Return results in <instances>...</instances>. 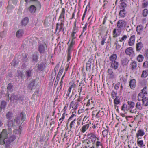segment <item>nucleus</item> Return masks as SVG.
I'll return each instance as SVG.
<instances>
[{
    "label": "nucleus",
    "instance_id": "obj_37",
    "mask_svg": "<svg viewBox=\"0 0 148 148\" xmlns=\"http://www.w3.org/2000/svg\"><path fill=\"white\" fill-rule=\"evenodd\" d=\"M145 95L142 93H140L138 95V100L140 101L142 99H143L145 97Z\"/></svg>",
    "mask_w": 148,
    "mask_h": 148
},
{
    "label": "nucleus",
    "instance_id": "obj_60",
    "mask_svg": "<svg viewBox=\"0 0 148 148\" xmlns=\"http://www.w3.org/2000/svg\"><path fill=\"white\" fill-rule=\"evenodd\" d=\"M5 139L0 137V144L3 145L5 143Z\"/></svg>",
    "mask_w": 148,
    "mask_h": 148
},
{
    "label": "nucleus",
    "instance_id": "obj_19",
    "mask_svg": "<svg viewBox=\"0 0 148 148\" xmlns=\"http://www.w3.org/2000/svg\"><path fill=\"white\" fill-rule=\"evenodd\" d=\"M117 57V55L116 54L111 55L109 57V60L110 62L116 61Z\"/></svg>",
    "mask_w": 148,
    "mask_h": 148
},
{
    "label": "nucleus",
    "instance_id": "obj_14",
    "mask_svg": "<svg viewBox=\"0 0 148 148\" xmlns=\"http://www.w3.org/2000/svg\"><path fill=\"white\" fill-rule=\"evenodd\" d=\"M36 8L34 5H32L28 8V11L32 13H34L35 12Z\"/></svg>",
    "mask_w": 148,
    "mask_h": 148
},
{
    "label": "nucleus",
    "instance_id": "obj_26",
    "mask_svg": "<svg viewBox=\"0 0 148 148\" xmlns=\"http://www.w3.org/2000/svg\"><path fill=\"white\" fill-rule=\"evenodd\" d=\"M119 15L121 17H124L125 16L126 12L125 9H123L120 10L119 12Z\"/></svg>",
    "mask_w": 148,
    "mask_h": 148
},
{
    "label": "nucleus",
    "instance_id": "obj_62",
    "mask_svg": "<svg viewBox=\"0 0 148 148\" xmlns=\"http://www.w3.org/2000/svg\"><path fill=\"white\" fill-rule=\"evenodd\" d=\"M12 2V3L15 5H16L17 3V1L16 0H9L8 3Z\"/></svg>",
    "mask_w": 148,
    "mask_h": 148
},
{
    "label": "nucleus",
    "instance_id": "obj_29",
    "mask_svg": "<svg viewBox=\"0 0 148 148\" xmlns=\"http://www.w3.org/2000/svg\"><path fill=\"white\" fill-rule=\"evenodd\" d=\"M76 33V31H73L71 34V36L72 37V40L71 43H75V39L76 37L75 36V35Z\"/></svg>",
    "mask_w": 148,
    "mask_h": 148
},
{
    "label": "nucleus",
    "instance_id": "obj_40",
    "mask_svg": "<svg viewBox=\"0 0 148 148\" xmlns=\"http://www.w3.org/2000/svg\"><path fill=\"white\" fill-rule=\"evenodd\" d=\"M44 65V64L42 62L39 64L37 66L38 70L40 71L43 70Z\"/></svg>",
    "mask_w": 148,
    "mask_h": 148
},
{
    "label": "nucleus",
    "instance_id": "obj_2",
    "mask_svg": "<svg viewBox=\"0 0 148 148\" xmlns=\"http://www.w3.org/2000/svg\"><path fill=\"white\" fill-rule=\"evenodd\" d=\"M75 44L74 43H71L69 46L68 47L67 49V61H69L71 59V52L73 50L74 45Z\"/></svg>",
    "mask_w": 148,
    "mask_h": 148
},
{
    "label": "nucleus",
    "instance_id": "obj_46",
    "mask_svg": "<svg viewBox=\"0 0 148 148\" xmlns=\"http://www.w3.org/2000/svg\"><path fill=\"white\" fill-rule=\"evenodd\" d=\"M11 142L9 139H8L6 142H5V147L6 148H8L10 145V143Z\"/></svg>",
    "mask_w": 148,
    "mask_h": 148
},
{
    "label": "nucleus",
    "instance_id": "obj_11",
    "mask_svg": "<svg viewBox=\"0 0 148 148\" xmlns=\"http://www.w3.org/2000/svg\"><path fill=\"white\" fill-rule=\"evenodd\" d=\"M8 135L7 134L6 129H3L1 134L0 137L4 139H5L8 138Z\"/></svg>",
    "mask_w": 148,
    "mask_h": 148
},
{
    "label": "nucleus",
    "instance_id": "obj_51",
    "mask_svg": "<svg viewBox=\"0 0 148 148\" xmlns=\"http://www.w3.org/2000/svg\"><path fill=\"white\" fill-rule=\"evenodd\" d=\"M113 44L114 45H116V48L117 49H119L121 47V45L118 43V41L117 40H115V42Z\"/></svg>",
    "mask_w": 148,
    "mask_h": 148
},
{
    "label": "nucleus",
    "instance_id": "obj_20",
    "mask_svg": "<svg viewBox=\"0 0 148 148\" xmlns=\"http://www.w3.org/2000/svg\"><path fill=\"white\" fill-rule=\"evenodd\" d=\"M24 34L23 30L22 29H20L18 30L16 33V36L18 38H19L23 35Z\"/></svg>",
    "mask_w": 148,
    "mask_h": 148
},
{
    "label": "nucleus",
    "instance_id": "obj_4",
    "mask_svg": "<svg viewBox=\"0 0 148 148\" xmlns=\"http://www.w3.org/2000/svg\"><path fill=\"white\" fill-rule=\"evenodd\" d=\"M25 117V114L23 112H22L20 114L19 116L16 118L14 119V121L17 123H20V121H24Z\"/></svg>",
    "mask_w": 148,
    "mask_h": 148
},
{
    "label": "nucleus",
    "instance_id": "obj_10",
    "mask_svg": "<svg viewBox=\"0 0 148 148\" xmlns=\"http://www.w3.org/2000/svg\"><path fill=\"white\" fill-rule=\"evenodd\" d=\"M64 24L63 22H61V23H57L56 24V31L57 32V31L58 30L59 31L58 32H60L62 30L64 26Z\"/></svg>",
    "mask_w": 148,
    "mask_h": 148
},
{
    "label": "nucleus",
    "instance_id": "obj_5",
    "mask_svg": "<svg viewBox=\"0 0 148 148\" xmlns=\"http://www.w3.org/2000/svg\"><path fill=\"white\" fill-rule=\"evenodd\" d=\"M145 134L144 131L142 130H138L136 134V136L138 139L141 138V137L144 135Z\"/></svg>",
    "mask_w": 148,
    "mask_h": 148
},
{
    "label": "nucleus",
    "instance_id": "obj_32",
    "mask_svg": "<svg viewBox=\"0 0 148 148\" xmlns=\"http://www.w3.org/2000/svg\"><path fill=\"white\" fill-rule=\"evenodd\" d=\"M7 88L8 92H12L13 90V86L11 83H9L8 85Z\"/></svg>",
    "mask_w": 148,
    "mask_h": 148
},
{
    "label": "nucleus",
    "instance_id": "obj_34",
    "mask_svg": "<svg viewBox=\"0 0 148 148\" xmlns=\"http://www.w3.org/2000/svg\"><path fill=\"white\" fill-rule=\"evenodd\" d=\"M104 114V112L103 111H101L99 110L97 113L96 115V117L97 118H99L101 116H103Z\"/></svg>",
    "mask_w": 148,
    "mask_h": 148
},
{
    "label": "nucleus",
    "instance_id": "obj_49",
    "mask_svg": "<svg viewBox=\"0 0 148 148\" xmlns=\"http://www.w3.org/2000/svg\"><path fill=\"white\" fill-rule=\"evenodd\" d=\"M18 99V97L16 96L14 94H12L10 98V100H17Z\"/></svg>",
    "mask_w": 148,
    "mask_h": 148
},
{
    "label": "nucleus",
    "instance_id": "obj_25",
    "mask_svg": "<svg viewBox=\"0 0 148 148\" xmlns=\"http://www.w3.org/2000/svg\"><path fill=\"white\" fill-rule=\"evenodd\" d=\"M148 76V70H143L142 71V74L141 75V77L143 78H145L147 77Z\"/></svg>",
    "mask_w": 148,
    "mask_h": 148
},
{
    "label": "nucleus",
    "instance_id": "obj_48",
    "mask_svg": "<svg viewBox=\"0 0 148 148\" xmlns=\"http://www.w3.org/2000/svg\"><path fill=\"white\" fill-rule=\"evenodd\" d=\"M148 14V10L147 9H144L143 12V16L145 17Z\"/></svg>",
    "mask_w": 148,
    "mask_h": 148
},
{
    "label": "nucleus",
    "instance_id": "obj_27",
    "mask_svg": "<svg viewBox=\"0 0 148 148\" xmlns=\"http://www.w3.org/2000/svg\"><path fill=\"white\" fill-rule=\"evenodd\" d=\"M89 124H88L83 125L81 131L82 133H84L89 128Z\"/></svg>",
    "mask_w": 148,
    "mask_h": 148
},
{
    "label": "nucleus",
    "instance_id": "obj_15",
    "mask_svg": "<svg viewBox=\"0 0 148 148\" xmlns=\"http://www.w3.org/2000/svg\"><path fill=\"white\" fill-rule=\"evenodd\" d=\"M136 82L135 79H133L130 80L129 82V85L130 88L132 89L135 87Z\"/></svg>",
    "mask_w": 148,
    "mask_h": 148
},
{
    "label": "nucleus",
    "instance_id": "obj_45",
    "mask_svg": "<svg viewBox=\"0 0 148 148\" xmlns=\"http://www.w3.org/2000/svg\"><path fill=\"white\" fill-rule=\"evenodd\" d=\"M102 134L103 137H105L108 135V128L107 129H105L102 132Z\"/></svg>",
    "mask_w": 148,
    "mask_h": 148
},
{
    "label": "nucleus",
    "instance_id": "obj_28",
    "mask_svg": "<svg viewBox=\"0 0 148 148\" xmlns=\"http://www.w3.org/2000/svg\"><path fill=\"white\" fill-rule=\"evenodd\" d=\"M143 47V44L141 42H139L136 44V49L137 51H140Z\"/></svg>",
    "mask_w": 148,
    "mask_h": 148
},
{
    "label": "nucleus",
    "instance_id": "obj_38",
    "mask_svg": "<svg viewBox=\"0 0 148 148\" xmlns=\"http://www.w3.org/2000/svg\"><path fill=\"white\" fill-rule=\"evenodd\" d=\"M121 99L118 96H117L114 100V103L115 105L119 104L121 102Z\"/></svg>",
    "mask_w": 148,
    "mask_h": 148
},
{
    "label": "nucleus",
    "instance_id": "obj_21",
    "mask_svg": "<svg viewBox=\"0 0 148 148\" xmlns=\"http://www.w3.org/2000/svg\"><path fill=\"white\" fill-rule=\"evenodd\" d=\"M129 60L127 58H123L121 60L122 64L123 65H127L128 64Z\"/></svg>",
    "mask_w": 148,
    "mask_h": 148
},
{
    "label": "nucleus",
    "instance_id": "obj_54",
    "mask_svg": "<svg viewBox=\"0 0 148 148\" xmlns=\"http://www.w3.org/2000/svg\"><path fill=\"white\" fill-rule=\"evenodd\" d=\"M127 38V35H124L121 38V39H120L119 40V41L121 42L123 41H125L126 40Z\"/></svg>",
    "mask_w": 148,
    "mask_h": 148
},
{
    "label": "nucleus",
    "instance_id": "obj_56",
    "mask_svg": "<svg viewBox=\"0 0 148 148\" xmlns=\"http://www.w3.org/2000/svg\"><path fill=\"white\" fill-rule=\"evenodd\" d=\"M143 67L145 68H148V61H145L143 64Z\"/></svg>",
    "mask_w": 148,
    "mask_h": 148
},
{
    "label": "nucleus",
    "instance_id": "obj_31",
    "mask_svg": "<svg viewBox=\"0 0 148 148\" xmlns=\"http://www.w3.org/2000/svg\"><path fill=\"white\" fill-rule=\"evenodd\" d=\"M33 73L32 70L29 69L26 71L25 75L26 77H29L31 76Z\"/></svg>",
    "mask_w": 148,
    "mask_h": 148
},
{
    "label": "nucleus",
    "instance_id": "obj_58",
    "mask_svg": "<svg viewBox=\"0 0 148 148\" xmlns=\"http://www.w3.org/2000/svg\"><path fill=\"white\" fill-rule=\"evenodd\" d=\"M63 70L64 68L63 67H61L60 69L59 70V72L58 73V75H59L60 76L62 74V73L63 72Z\"/></svg>",
    "mask_w": 148,
    "mask_h": 148
},
{
    "label": "nucleus",
    "instance_id": "obj_44",
    "mask_svg": "<svg viewBox=\"0 0 148 148\" xmlns=\"http://www.w3.org/2000/svg\"><path fill=\"white\" fill-rule=\"evenodd\" d=\"M12 114V113L11 112H8L6 113V118L9 120L11 119Z\"/></svg>",
    "mask_w": 148,
    "mask_h": 148
},
{
    "label": "nucleus",
    "instance_id": "obj_33",
    "mask_svg": "<svg viewBox=\"0 0 148 148\" xmlns=\"http://www.w3.org/2000/svg\"><path fill=\"white\" fill-rule=\"evenodd\" d=\"M28 22V18L27 17L24 18L21 21L22 25L25 26Z\"/></svg>",
    "mask_w": 148,
    "mask_h": 148
},
{
    "label": "nucleus",
    "instance_id": "obj_24",
    "mask_svg": "<svg viewBox=\"0 0 148 148\" xmlns=\"http://www.w3.org/2000/svg\"><path fill=\"white\" fill-rule=\"evenodd\" d=\"M34 4L36 6V9H40L41 8V3L40 1L38 0H34Z\"/></svg>",
    "mask_w": 148,
    "mask_h": 148
},
{
    "label": "nucleus",
    "instance_id": "obj_8",
    "mask_svg": "<svg viewBox=\"0 0 148 148\" xmlns=\"http://www.w3.org/2000/svg\"><path fill=\"white\" fill-rule=\"evenodd\" d=\"M65 10L64 8H62L60 15L59 17V19H61V22H64V15Z\"/></svg>",
    "mask_w": 148,
    "mask_h": 148
},
{
    "label": "nucleus",
    "instance_id": "obj_12",
    "mask_svg": "<svg viewBox=\"0 0 148 148\" xmlns=\"http://www.w3.org/2000/svg\"><path fill=\"white\" fill-rule=\"evenodd\" d=\"M130 66L131 69L133 71L136 69L137 67V62L134 61H133L130 63Z\"/></svg>",
    "mask_w": 148,
    "mask_h": 148
},
{
    "label": "nucleus",
    "instance_id": "obj_17",
    "mask_svg": "<svg viewBox=\"0 0 148 148\" xmlns=\"http://www.w3.org/2000/svg\"><path fill=\"white\" fill-rule=\"evenodd\" d=\"M107 72L110 75V78L112 79L114 77V73L113 71V70L111 69H109L107 71Z\"/></svg>",
    "mask_w": 148,
    "mask_h": 148
},
{
    "label": "nucleus",
    "instance_id": "obj_36",
    "mask_svg": "<svg viewBox=\"0 0 148 148\" xmlns=\"http://www.w3.org/2000/svg\"><path fill=\"white\" fill-rule=\"evenodd\" d=\"M143 104H141L140 102H137L136 104V107L138 109L141 110L143 109Z\"/></svg>",
    "mask_w": 148,
    "mask_h": 148
},
{
    "label": "nucleus",
    "instance_id": "obj_52",
    "mask_svg": "<svg viewBox=\"0 0 148 148\" xmlns=\"http://www.w3.org/2000/svg\"><path fill=\"white\" fill-rule=\"evenodd\" d=\"M147 87H145L142 90L141 92H140L142 93L143 94L145 95H147Z\"/></svg>",
    "mask_w": 148,
    "mask_h": 148
},
{
    "label": "nucleus",
    "instance_id": "obj_7",
    "mask_svg": "<svg viewBox=\"0 0 148 148\" xmlns=\"http://www.w3.org/2000/svg\"><path fill=\"white\" fill-rule=\"evenodd\" d=\"M135 40V35H132L129 40L128 44L130 46H132L134 45Z\"/></svg>",
    "mask_w": 148,
    "mask_h": 148
},
{
    "label": "nucleus",
    "instance_id": "obj_59",
    "mask_svg": "<svg viewBox=\"0 0 148 148\" xmlns=\"http://www.w3.org/2000/svg\"><path fill=\"white\" fill-rule=\"evenodd\" d=\"M127 108V105L126 104H124L121 107V110L125 111Z\"/></svg>",
    "mask_w": 148,
    "mask_h": 148
},
{
    "label": "nucleus",
    "instance_id": "obj_53",
    "mask_svg": "<svg viewBox=\"0 0 148 148\" xmlns=\"http://www.w3.org/2000/svg\"><path fill=\"white\" fill-rule=\"evenodd\" d=\"M126 4L124 2H121L120 6L121 9H125L126 6Z\"/></svg>",
    "mask_w": 148,
    "mask_h": 148
},
{
    "label": "nucleus",
    "instance_id": "obj_50",
    "mask_svg": "<svg viewBox=\"0 0 148 148\" xmlns=\"http://www.w3.org/2000/svg\"><path fill=\"white\" fill-rule=\"evenodd\" d=\"M6 105V102L4 101H2L1 104V107L2 108L4 109L5 108Z\"/></svg>",
    "mask_w": 148,
    "mask_h": 148
},
{
    "label": "nucleus",
    "instance_id": "obj_9",
    "mask_svg": "<svg viewBox=\"0 0 148 148\" xmlns=\"http://www.w3.org/2000/svg\"><path fill=\"white\" fill-rule=\"evenodd\" d=\"M119 66V63L116 61L110 62V67L114 70H116Z\"/></svg>",
    "mask_w": 148,
    "mask_h": 148
},
{
    "label": "nucleus",
    "instance_id": "obj_13",
    "mask_svg": "<svg viewBox=\"0 0 148 148\" xmlns=\"http://www.w3.org/2000/svg\"><path fill=\"white\" fill-rule=\"evenodd\" d=\"M143 27L142 25H138L136 28V31L138 35H140L143 30Z\"/></svg>",
    "mask_w": 148,
    "mask_h": 148
},
{
    "label": "nucleus",
    "instance_id": "obj_23",
    "mask_svg": "<svg viewBox=\"0 0 148 148\" xmlns=\"http://www.w3.org/2000/svg\"><path fill=\"white\" fill-rule=\"evenodd\" d=\"M141 100L142 101V103L145 106H147L148 105V97H145Z\"/></svg>",
    "mask_w": 148,
    "mask_h": 148
},
{
    "label": "nucleus",
    "instance_id": "obj_64",
    "mask_svg": "<svg viewBox=\"0 0 148 148\" xmlns=\"http://www.w3.org/2000/svg\"><path fill=\"white\" fill-rule=\"evenodd\" d=\"M93 103L94 101H93L89 100L87 102L86 106H89L91 103Z\"/></svg>",
    "mask_w": 148,
    "mask_h": 148
},
{
    "label": "nucleus",
    "instance_id": "obj_22",
    "mask_svg": "<svg viewBox=\"0 0 148 148\" xmlns=\"http://www.w3.org/2000/svg\"><path fill=\"white\" fill-rule=\"evenodd\" d=\"M35 81L34 80H31L30 83L29 84L28 88L29 89L32 90L33 88H34L35 86L34 85Z\"/></svg>",
    "mask_w": 148,
    "mask_h": 148
},
{
    "label": "nucleus",
    "instance_id": "obj_47",
    "mask_svg": "<svg viewBox=\"0 0 148 148\" xmlns=\"http://www.w3.org/2000/svg\"><path fill=\"white\" fill-rule=\"evenodd\" d=\"M16 75L18 77H20L22 78H23L24 77L23 74L21 71H18Z\"/></svg>",
    "mask_w": 148,
    "mask_h": 148
},
{
    "label": "nucleus",
    "instance_id": "obj_63",
    "mask_svg": "<svg viewBox=\"0 0 148 148\" xmlns=\"http://www.w3.org/2000/svg\"><path fill=\"white\" fill-rule=\"evenodd\" d=\"M132 109H130L129 108V112L131 113H136V109L134 110H132Z\"/></svg>",
    "mask_w": 148,
    "mask_h": 148
},
{
    "label": "nucleus",
    "instance_id": "obj_43",
    "mask_svg": "<svg viewBox=\"0 0 148 148\" xmlns=\"http://www.w3.org/2000/svg\"><path fill=\"white\" fill-rule=\"evenodd\" d=\"M32 59L33 61L36 62L38 60V56L36 54H33L32 56Z\"/></svg>",
    "mask_w": 148,
    "mask_h": 148
},
{
    "label": "nucleus",
    "instance_id": "obj_6",
    "mask_svg": "<svg viewBox=\"0 0 148 148\" xmlns=\"http://www.w3.org/2000/svg\"><path fill=\"white\" fill-rule=\"evenodd\" d=\"M121 32V30L120 29H115L113 31V37L116 38L120 35Z\"/></svg>",
    "mask_w": 148,
    "mask_h": 148
},
{
    "label": "nucleus",
    "instance_id": "obj_30",
    "mask_svg": "<svg viewBox=\"0 0 148 148\" xmlns=\"http://www.w3.org/2000/svg\"><path fill=\"white\" fill-rule=\"evenodd\" d=\"M127 103L129 105V108L130 109H133L134 107L135 104L134 102L131 101H128Z\"/></svg>",
    "mask_w": 148,
    "mask_h": 148
},
{
    "label": "nucleus",
    "instance_id": "obj_16",
    "mask_svg": "<svg viewBox=\"0 0 148 148\" xmlns=\"http://www.w3.org/2000/svg\"><path fill=\"white\" fill-rule=\"evenodd\" d=\"M128 76V75L127 74L125 75H123L120 79L121 82L123 83L124 84H125L127 82Z\"/></svg>",
    "mask_w": 148,
    "mask_h": 148
},
{
    "label": "nucleus",
    "instance_id": "obj_18",
    "mask_svg": "<svg viewBox=\"0 0 148 148\" xmlns=\"http://www.w3.org/2000/svg\"><path fill=\"white\" fill-rule=\"evenodd\" d=\"M133 49L130 47L127 48L125 51V53L127 55H130L134 53Z\"/></svg>",
    "mask_w": 148,
    "mask_h": 148
},
{
    "label": "nucleus",
    "instance_id": "obj_3",
    "mask_svg": "<svg viewBox=\"0 0 148 148\" xmlns=\"http://www.w3.org/2000/svg\"><path fill=\"white\" fill-rule=\"evenodd\" d=\"M127 24L126 22L123 20H119L117 23V28L121 30L126 27Z\"/></svg>",
    "mask_w": 148,
    "mask_h": 148
},
{
    "label": "nucleus",
    "instance_id": "obj_55",
    "mask_svg": "<svg viewBox=\"0 0 148 148\" xmlns=\"http://www.w3.org/2000/svg\"><path fill=\"white\" fill-rule=\"evenodd\" d=\"M76 121V119H75L73 121L71 122L70 125V127L71 129L74 126Z\"/></svg>",
    "mask_w": 148,
    "mask_h": 148
},
{
    "label": "nucleus",
    "instance_id": "obj_61",
    "mask_svg": "<svg viewBox=\"0 0 148 148\" xmlns=\"http://www.w3.org/2000/svg\"><path fill=\"white\" fill-rule=\"evenodd\" d=\"M117 94V93H116L115 92L112 91L111 94L112 97L113 99H114L115 97H116L117 96H116Z\"/></svg>",
    "mask_w": 148,
    "mask_h": 148
},
{
    "label": "nucleus",
    "instance_id": "obj_1",
    "mask_svg": "<svg viewBox=\"0 0 148 148\" xmlns=\"http://www.w3.org/2000/svg\"><path fill=\"white\" fill-rule=\"evenodd\" d=\"M47 49V46L45 43H39L38 45V51L41 54L46 53V51Z\"/></svg>",
    "mask_w": 148,
    "mask_h": 148
},
{
    "label": "nucleus",
    "instance_id": "obj_39",
    "mask_svg": "<svg viewBox=\"0 0 148 148\" xmlns=\"http://www.w3.org/2000/svg\"><path fill=\"white\" fill-rule=\"evenodd\" d=\"M7 125L8 127H12L14 125L13 121L11 120H8L7 121Z\"/></svg>",
    "mask_w": 148,
    "mask_h": 148
},
{
    "label": "nucleus",
    "instance_id": "obj_57",
    "mask_svg": "<svg viewBox=\"0 0 148 148\" xmlns=\"http://www.w3.org/2000/svg\"><path fill=\"white\" fill-rule=\"evenodd\" d=\"M16 138V137L14 135H12L8 139L9 140H10L11 142L13 141Z\"/></svg>",
    "mask_w": 148,
    "mask_h": 148
},
{
    "label": "nucleus",
    "instance_id": "obj_41",
    "mask_svg": "<svg viewBox=\"0 0 148 148\" xmlns=\"http://www.w3.org/2000/svg\"><path fill=\"white\" fill-rule=\"evenodd\" d=\"M139 139H137V144L138 146L140 147H141L145 146V145L143 144V140H139Z\"/></svg>",
    "mask_w": 148,
    "mask_h": 148
},
{
    "label": "nucleus",
    "instance_id": "obj_35",
    "mask_svg": "<svg viewBox=\"0 0 148 148\" xmlns=\"http://www.w3.org/2000/svg\"><path fill=\"white\" fill-rule=\"evenodd\" d=\"M91 62L90 61H88L86 64V70L87 71H90Z\"/></svg>",
    "mask_w": 148,
    "mask_h": 148
},
{
    "label": "nucleus",
    "instance_id": "obj_42",
    "mask_svg": "<svg viewBox=\"0 0 148 148\" xmlns=\"http://www.w3.org/2000/svg\"><path fill=\"white\" fill-rule=\"evenodd\" d=\"M143 59L144 57L141 55H139L137 58L138 61L140 62H142L143 60Z\"/></svg>",
    "mask_w": 148,
    "mask_h": 148
}]
</instances>
